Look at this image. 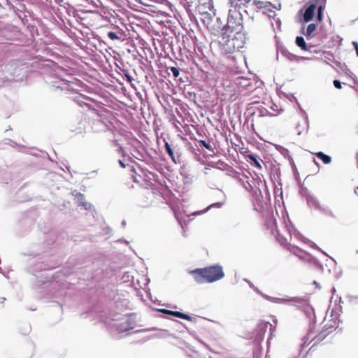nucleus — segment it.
Here are the masks:
<instances>
[{
  "label": "nucleus",
  "instance_id": "obj_37",
  "mask_svg": "<svg viewBox=\"0 0 358 358\" xmlns=\"http://www.w3.org/2000/svg\"><path fill=\"white\" fill-rule=\"evenodd\" d=\"M200 213H201V212H200V211H195V212H194V213H191V214H192V215H199Z\"/></svg>",
  "mask_w": 358,
  "mask_h": 358
},
{
  "label": "nucleus",
  "instance_id": "obj_35",
  "mask_svg": "<svg viewBox=\"0 0 358 358\" xmlns=\"http://www.w3.org/2000/svg\"><path fill=\"white\" fill-rule=\"evenodd\" d=\"M118 163L122 167V168H124L126 166L125 164H124V162L122 161V160H118Z\"/></svg>",
  "mask_w": 358,
  "mask_h": 358
},
{
  "label": "nucleus",
  "instance_id": "obj_13",
  "mask_svg": "<svg viewBox=\"0 0 358 358\" xmlns=\"http://www.w3.org/2000/svg\"><path fill=\"white\" fill-rule=\"evenodd\" d=\"M296 44L302 50L309 51L310 48L308 47L304 38L302 36H297L296 38Z\"/></svg>",
  "mask_w": 358,
  "mask_h": 358
},
{
  "label": "nucleus",
  "instance_id": "obj_26",
  "mask_svg": "<svg viewBox=\"0 0 358 358\" xmlns=\"http://www.w3.org/2000/svg\"><path fill=\"white\" fill-rule=\"evenodd\" d=\"M317 19L318 21H321L322 19V6H319V8L317 9Z\"/></svg>",
  "mask_w": 358,
  "mask_h": 358
},
{
  "label": "nucleus",
  "instance_id": "obj_7",
  "mask_svg": "<svg viewBox=\"0 0 358 358\" xmlns=\"http://www.w3.org/2000/svg\"><path fill=\"white\" fill-rule=\"evenodd\" d=\"M136 325V318L134 315H129L124 317L121 321L116 324L118 332L123 333L133 329Z\"/></svg>",
  "mask_w": 358,
  "mask_h": 358
},
{
  "label": "nucleus",
  "instance_id": "obj_27",
  "mask_svg": "<svg viewBox=\"0 0 358 358\" xmlns=\"http://www.w3.org/2000/svg\"><path fill=\"white\" fill-rule=\"evenodd\" d=\"M256 5H257V6L259 8H266L268 6H270L271 3H264V2H262V1H258V2L256 3Z\"/></svg>",
  "mask_w": 358,
  "mask_h": 358
},
{
  "label": "nucleus",
  "instance_id": "obj_2",
  "mask_svg": "<svg viewBox=\"0 0 358 358\" xmlns=\"http://www.w3.org/2000/svg\"><path fill=\"white\" fill-rule=\"evenodd\" d=\"M245 38H238L233 35L222 33L217 39L212 40L210 48L214 55H230L243 47Z\"/></svg>",
  "mask_w": 358,
  "mask_h": 358
},
{
  "label": "nucleus",
  "instance_id": "obj_21",
  "mask_svg": "<svg viewBox=\"0 0 358 358\" xmlns=\"http://www.w3.org/2000/svg\"><path fill=\"white\" fill-rule=\"evenodd\" d=\"M286 57L290 61H295V62H299L301 59H303V57H301L296 56V55H295L294 54H292V53H289V52L286 54Z\"/></svg>",
  "mask_w": 358,
  "mask_h": 358
},
{
  "label": "nucleus",
  "instance_id": "obj_43",
  "mask_svg": "<svg viewBox=\"0 0 358 358\" xmlns=\"http://www.w3.org/2000/svg\"><path fill=\"white\" fill-rule=\"evenodd\" d=\"M245 1H246L247 0H245Z\"/></svg>",
  "mask_w": 358,
  "mask_h": 358
},
{
  "label": "nucleus",
  "instance_id": "obj_25",
  "mask_svg": "<svg viewBox=\"0 0 358 358\" xmlns=\"http://www.w3.org/2000/svg\"><path fill=\"white\" fill-rule=\"evenodd\" d=\"M205 75V79L208 80L210 85H215V80L213 78L210 77L208 73H206L203 71V76Z\"/></svg>",
  "mask_w": 358,
  "mask_h": 358
},
{
  "label": "nucleus",
  "instance_id": "obj_6",
  "mask_svg": "<svg viewBox=\"0 0 358 358\" xmlns=\"http://www.w3.org/2000/svg\"><path fill=\"white\" fill-rule=\"evenodd\" d=\"M186 97L197 107L201 108V87L199 83H191L187 86Z\"/></svg>",
  "mask_w": 358,
  "mask_h": 358
},
{
  "label": "nucleus",
  "instance_id": "obj_31",
  "mask_svg": "<svg viewBox=\"0 0 358 358\" xmlns=\"http://www.w3.org/2000/svg\"><path fill=\"white\" fill-rule=\"evenodd\" d=\"M334 85L337 89H341L342 88L341 83L339 80H334Z\"/></svg>",
  "mask_w": 358,
  "mask_h": 358
},
{
  "label": "nucleus",
  "instance_id": "obj_14",
  "mask_svg": "<svg viewBox=\"0 0 358 358\" xmlns=\"http://www.w3.org/2000/svg\"><path fill=\"white\" fill-rule=\"evenodd\" d=\"M317 158L321 159L324 164H328L331 162V157L322 152H318L315 154Z\"/></svg>",
  "mask_w": 358,
  "mask_h": 358
},
{
  "label": "nucleus",
  "instance_id": "obj_8",
  "mask_svg": "<svg viewBox=\"0 0 358 358\" xmlns=\"http://www.w3.org/2000/svg\"><path fill=\"white\" fill-rule=\"evenodd\" d=\"M160 311L164 313L169 314V315H171L179 317V318H182V319H185V320H190V321H194V322H196L199 319V317H192L189 316V315H187V314H185L183 313L178 312V311H173V310H166V309H162V310H160Z\"/></svg>",
  "mask_w": 358,
  "mask_h": 358
},
{
  "label": "nucleus",
  "instance_id": "obj_4",
  "mask_svg": "<svg viewBox=\"0 0 358 358\" xmlns=\"http://www.w3.org/2000/svg\"><path fill=\"white\" fill-rule=\"evenodd\" d=\"M224 276L223 268L220 265L203 268V279L208 282H213Z\"/></svg>",
  "mask_w": 358,
  "mask_h": 358
},
{
  "label": "nucleus",
  "instance_id": "obj_5",
  "mask_svg": "<svg viewBox=\"0 0 358 358\" xmlns=\"http://www.w3.org/2000/svg\"><path fill=\"white\" fill-rule=\"evenodd\" d=\"M222 29L224 34L233 35L238 38H244L242 24L232 16L229 17L227 23L225 26L223 25Z\"/></svg>",
  "mask_w": 358,
  "mask_h": 358
},
{
  "label": "nucleus",
  "instance_id": "obj_18",
  "mask_svg": "<svg viewBox=\"0 0 358 358\" xmlns=\"http://www.w3.org/2000/svg\"><path fill=\"white\" fill-rule=\"evenodd\" d=\"M248 158L253 162L254 165L259 169H262V166L259 162V161L257 159L256 156L253 155H249Z\"/></svg>",
  "mask_w": 358,
  "mask_h": 358
},
{
  "label": "nucleus",
  "instance_id": "obj_28",
  "mask_svg": "<svg viewBox=\"0 0 358 358\" xmlns=\"http://www.w3.org/2000/svg\"><path fill=\"white\" fill-rule=\"evenodd\" d=\"M76 198L79 206H80V201H85L84 195L81 193H78L76 195Z\"/></svg>",
  "mask_w": 358,
  "mask_h": 358
},
{
  "label": "nucleus",
  "instance_id": "obj_40",
  "mask_svg": "<svg viewBox=\"0 0 358 358\" xmlns=\"http://www.w3.org/2000/svg\"><path fill=\"white\" fill-rule=\"evenodd\" d=\"M176 217H177V219L178 220V221H179V222H180V226H181L182 227H183L182 224L181 223V221H180V220L179 219V217H178V215H176Z\"/></svg>",
  "mask_w": 358,
  "mask_h": 358
},
{
  "label": "nucleus",
  "instance_id": "obj_41",
  "mask_svg": "<svg viewBox=\"0 0 358 358\" xmlns=\"http://www.w3.org/2000/svg\"><path fill=\"white\" fill-rule=\"evenodd\" d=\"M5 300H6V298H4V297H2V298L0 299V301L1 303H3Z\"/></svg>",
  "mask_w": 358,
  "mask_h": 358
},
{
  "label": "nucleus",
  "instance_id": "obj_32",
  "mask_svg": "<svg viewBox=\"0 0 358 358\" xmlns=\"http://www.w3.org/2000/svg\"><path fill=\"white\" fill-rule=\"evenodd\" d=\"M352 45L356 50L357 55L358 56V43L356 41L352 42Z\"/></svg>",
  "mask_w": 358,
  "mask_h": 358
},
{
  "label": "nucleus",
  "instance_id": "obj_10",
  "mask_svg": "<svg viewBox=\"0 0 358 358\" xmlns=\"http://www.w3.org/2000/svg\"><path fill=\"white\" fill-rule=\"evenodd\" d=\"M285 247L294 255H296L300 258H303V255L304 252L299 247L293 245L291 243H286L285 245Z\"/></svg>",
  "mask_w": 358,
  "mask_h": 358
},
{
  "label": "nucleus",
  "instance_id": "obj_3",
  "mask_svg": "<svg viewBox=\"0 0 358 358\" xmlns=\"http://www.w3.org/2000/svg\"><path fill=\"white\" fill-rule=\"evenodd\" d=\"M203 3V24L211 35L217 36L223 29V23L216 16L212 0Z\"/></svg>",
  "mask_w": 358,
  "mask_h": 358
},
{
  "label": "nucleus",
  "instance_id": "obj_22",
  "mask_svg": "<svg viewBox=\"0 0 358 358\" xmlns=\"http://www.w3.org/2000/svg\"><path fill=\"white\" fill-rule=\"evenodd\" d=\"M223 206V203L222 202H216V203H214L211 205H210L209 206H208L205 209H203V213L207 212L209 209H210L211 208H221L222 206Z\"/></svg>",
  "mask_w": 358,
  "mask_h": 358
},
{
  "label": "nucleus",
  "instance_id": "obj_12",
  "mask_svg": "<svg viewBox=\"0 0 358 358\" xmlns=\"http://www.w3.org/2000/svg\"><path fill=\"white\" fill-rule=\"evenodd\" d=\"M203 147L206 148L207 150H208V152L207 153H205L203 154V156H206V157H213L214 155H215V144L213 143H206V141H203Z\"/></svg>",
  "mask_w": 358,
  "mask_h": 358
},
{
  "label": "nucleus",
  "instance_id": "obj_16",
  "mask_svg": "<svg viewBox=\"0 0 358 358\" xmlns=\"http://www.w3.org/2000/svg\"><path fill=\"white\" fill-rule=\"evenodd\" d=\"M316 27L317 25L314 23H311L308 25L306 32L304 34L308 39L312 37V34L316 30Z\"/></svg>",
  "mask_w": 358,
  "mask_h": 358
},
{
  "label": "nucleus",
  "instance_id": "obj_30",
  "mask_svg": "<svg viewBox=\"0 0 358 358\" xmlns=\"http://www.w3.org/2000/svg\"><path fill=\"white\" fill-rule=\"evenodd\" d=\"M189 349L192 352V354H189V356L192 357V358H200L199 354L196 351H195L194 349Z\"/></svg>",
  "mask_w": 358,
  "mask_h": 358
},
{
  "label": "nucleus",
  "instance_id": "obj_17",
  "mask_svg": "<svg viewBox=\"0 0 358 358\" xmlns=\"http://www.w3.org/2000/svg\"><path fill=\"white\" fill-rule=\"evenodd\" d=\"M189 273L195 275L194 278L198 282H201V268H198L195 270L190 271Z\"/></svg>",
  "mask_w": 358,
  "mask_h": 358
},
{
  "label": "nucleus",
  "instance_id": "obj_29",
  "mask_svg": "<svg viewBox=\"0 0 358 358\" xmlns=\"http://www.w3.org/2000/svg\"><path fill=\"white\" fill-rule=\"evenodd\" d=\"M80 206H82L85 210H88L91 208V203L86 201H80Z\"/></svg>",
  "mask_w": 358,
  "mask_h": 358
},
{
  "label": "nucleus",
  "instance_id": "obj_44",
  "mask_svg": "<svg viewBox=\"0 0 358 358\" xmlns=\"http://www.w3.org/2000/svg\"><path fill=\"white\" fill-rule=\"evenodd\" d=\"M357 189H358V187H357Z\"/></svg>",
  "mask_w": 358,
  "mask_h": 358
},
{
  "label": "nucleus",
  "instance_id": "obj_34",
  "mask_svg": "<svg viewBox=\"0 0 358 358\" xmlns=\"http://www.w3.org/2000/svg\"><path fill=\"white\" fill-rule=\"evenodd\" d=\"M168 336V332L167 331H164V333H162L161 335H158L157 337H160V338H165Z\"/></svg>",
  "mask_w": 358,
  "mask_h": 358
},
{
  "label": "nucleus",
  "instance_id": "obj_33",
  "mask_svg": "<svg viewBox=\"0 0 358 358\" xmlns=\"http://www.w3.org/2000/svg\"><path fill=\"white\" fill-rule=\"evenodd\" d=\"M125 77H126L127 80L128 82H129V83H131V82H132V80H133V78H132L130 75H129L128 73H126V74H125Z\"/></svg>",
  "mask_w": 358,
  "mask_h": 358
},
{
  "label": "nucleus",
  "instance_id": "obj_39",
  "mask_svg": "<svg viewBox=\"0 0 358 358\" xmlns=\"http://www.w3.org/2000/svg\"><path fill=\"white\" fill-rule=\"evenodd\" d=\"M19 150L24 152V147L23 146H19Z\"/></svg>",
  "mask_w": 358,
  "mask_h": 358
},
{
  "label": "nucleus",
  "instance_id": "obj_20",
  "mask_svg": "<svg viewBox=\"0 0 358 358\" xmlns=\"http://www.w3.org/2000/svg\"><path fill=\"white\" fill-rule=\"evenodd\" d=\"M168 70L169 71V74L170 73H172L173 76L176 78L178 77V76L180 75V71L178 68L176 67H174V66H171V67H169L168 69Z\"/></svg>",
  "mask_w": 358,
  "mask_h": 358
},
{
  "label": "nucleus",
  "instance_id": "obj_1",
  "mask_svg": "<svg viewBox=\"0 0 358 358\" xmlns=\"http://www.w3.org/2000/svg\"><path fill=\"white\" fill-rule=\"evenodd\" d=\"M187 3V11L190 20V32L189 36L192 39L194 45V50L199 58V54H201V45L195 35L194 30L201 33V29L199 25V20H201V0H185Z\"/></svg>",
  "mask_w": 358,
  "mask_h": 358
},
{
  "label": "nucleus",
  "instance_id": "obj_19",
  "mask_svg": "<svg viewBox=\"0 0 358 358\" xmlns=\"http://www.w3.org/2000/svg\"><path fill=\"white\" fill-rule=\"evenodd\" d=\"M268 324H270L268 322L260 321L257 325V327L260 331L265 332Z\"/></svg>",
  "mask_w": 358,
  "mask_h": 358
},
{
  "label": "nucleus",
  "instance_id": "obj_36",
  "mask_svg": "<svg viewBox=\"0 0 358 358\" xmlns=\"http://www.w3.org/2000/svg\"><path fill=\"white\" fill-rule=\"evenodd\" d=\"M7 141L11 143L10 144L11 146L15 147V145H17V144L15 142L12 141L10 139H8Z\"/></svg>",
  "mask_w": 358,
  "mask_h": 358
},
{
  "label": "nucleus",
  "instance_id": "obj_23",
  "mask_svg": "<svg viewBox=\"0 0 358 358\" xmlns=\"http://www.w3.org/2000/svg\"><path fill=\"white\" fill-rule=\"evenodd\" d=\"M107 36H108V38L110 39H111L113 41H114V40L122 41L121 36H118L117 34V33H115V32L108 31V34H107Z\"/></svg>",
  "mask_w": 358,
  "mask_h": 358
},
{
  "label": "nucleus",
  "instance_id": "obj_38",
  "mask_svg": "<svg viewBox=\"0 0 358 358\" xmlns=\"http://www.w3.org/2000/svg\"><path fill=\"white\" fill-rule=\"evenodd\" d=\"M148 331V329H143L138 330V331H136V332H145V331Z\"/></svg>",
  "mask_w": 358,
  "mask_h": 358
},
{
  "label": "nucleus",
  "instance_id": "obj_42",
  "mask_svg": "<svg viewBox=\"0 0 358 358\" xmlns=\"http://www.w3.org/2000/svg\"><path fill=\"white\" fill-rule=\"evenodd\" d=\"M83 104L85 106H86L87 107H88L89 108H90V105L88 103H83Z\"/></svg>",
  "mask_w": 358,
  "mask_h": 358
},
{
  "label": "nucleus",
  "instance_id": "obj_11",
  "mask_svg": "<svg viewBox=\"0 0 358 358\" xmlns=\"http://www.w3.org/2000/svg\"><path fill=\"white\" fill-rule=\"evenodd\" d=\"M194 145L191 146L192 152L194 155L195 159L198 161L201 159L199 147H201V140H196L194 142Z\"/></svg>",
  "mask_w": 358,
  "mask_h": 358
},
{
  "label": "nucleus",
  "instance_id": "obj_9",
  "mask_svg": "<svg viewBox=\"0 0 358 358\" xmlns=\"http://www.w3.org/2000/svg\"><path fill=\"white\" fill-rule=\"evenodd\" d=\"M315 8L316 6L315 4H310L306 9L305 13L303 14V20L306 22H308L313 20Z\"/></svg>",
  "mask_w": 358,
  "mask_h": 358
},
{
  "label": "nucleus",
  "instance_id": "obj_24",
  "mask_svg": "<svg viewBox=\"0 0 358 358\" xmlns=\"http://www.w3.org/2000/svg\"><path fill=\"white\" fill-rule=\"evenodd\" d=\"M326 336V333L321 332L319 335H317V336H315V338H313V341H315V343H317V342L322 341Z\"/></svg>",
  "mask_w": 358,
  "mask_h": 358
},
{
  "label": "nucleus",
  "instance_id": "obj_15",
  "mask_svg": "<svg viewBox=\"0 0 358 358\" xmlns=\"http://www.w3.org/2000/svg\"><path fill=\"white\" fill-rule=\"evenodd\" d=\"M164 147H165L166 152L171 157V158L173 160V162L176 163L177 161L179 160L178 159L179 157L178 156H177V157L175 156L173 150H172V148H171V145L168 143H165Z\"/></svg>",
  "mask_w": 358,
  "mask_h": 358
}]
</instances>
